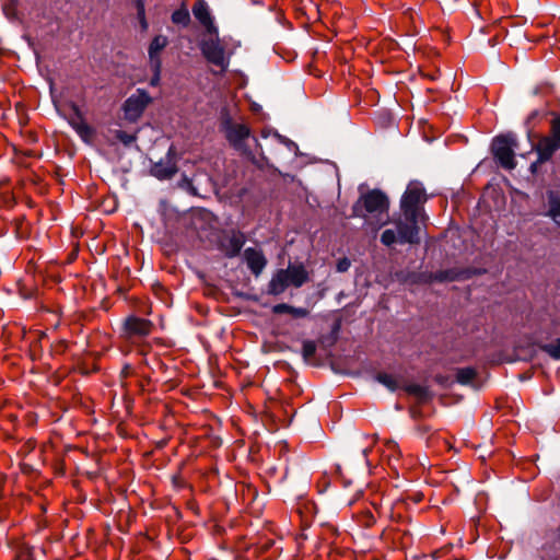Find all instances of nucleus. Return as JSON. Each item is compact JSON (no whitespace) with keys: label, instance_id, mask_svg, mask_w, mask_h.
I'll return each mask as SVG.
<instances>
[{"label":"nucleus","instance_id":"nucleus-20","mask_svg":"<svg viewBox=\"0 0 560 560\" xmlns=\"http://www.w3.org/2000/svg\"><path fill=\"white\" fill-rule=\"evenodd\" d=\"M376 380L389 390H395L398 388L397 378L390 374L381 373L376 376Z\"/></svg>","mask_w":560,"mask_h":560},{"label":"nucleus","instance_id":"nucleus-1","mask_svg":"<svg viewBox=\"0 0 560 560\" xmlns=\"http://www.w3.org/2000/svg\"><path fill=\"white\" fill-rule=\"evenodd\" d=\"M353 215L364 219L365 224L373 231L380 230L389 222V199L380 189L362 194L353 205Z\"/></svg>","mask_w":560,"mask_h":560},{"label":"nucleus","instance_id":"nucleus-7","mask_svg":"<svg viewBox=\"0 0 560 560\" xmlns=\"http://www.w3.org/2000/svg\"><path fill=\"white\" fill-rule=\"evenodd\" d=\"M200 49L208 62L221 68V70H225L228 68L229 58L225 54L224 47L218 38V34L215 37L202 40Z\"/></svg>","mask_w":560,"mask_h":560},{"label":"nucleus","instance_id":"nucleus-15","mask_svg":"<svg viewBox=\"0 0 560 560\" xmlns=\"http://www.w3.org/2000/svg\"><path fill=\"white\" fill-rule=\"evenodd\" d=\"M289 282L291 285L295 288H300L307 281V272L303 266H289L287 269H283Z\"/></svg>","mask_w":560,"mask_h":560},{"label":"nucleus","instance_id":"nucleus-18","mask_svg":"<svg viewBox=\"0 0 560 560\" xmlns=\"http://www.w3.org/2000/svg\"><path fill=\"white\" fill-rule=\"evenodd\" d=\"M71 125L83 140H88L93 136V129L83 120H73Z\"/></svg>","mask_w":560,"mask_h":560},{"label":"nucleus","instance_id":"nucleus-4","mask_svg":"<svg viewBox=\"0 0 560 560\" xmlns=\"http://www.w3.org/2000/svg\"><path fill=\"white\" fill-rule=\"evenodd\" d=\"M517 148L516 138L513 133L501 135L492 141V153L500 165L506 170L516 166L514 150Z\"/></svg>","mask_w":560,"mask_h":560},{"label":"nucleus","instance_id":"nucleus-5","mask_svg":"<svg viewBox=\"0 0 560 560\" xmlns=\"http://www.w3.org/2000/svg\"><path fill=\"white\" fill-rule=\"evenodd\" d=\"M151 102L152 97L149 93L142 89H138L122 105L124 118L129 122L138 121Z\"/></svg>","mask_w":560,"mask_h":560},{"label":"nucleus","instance_id":"nucleus-29","mask_svg":"<svg viewBox=\"0 0 560 560\" xmlns=\"http://www.w3.org/2000/svg\"><path fill=\"white\" fill-rule=\"evenodd\" d=\"M388 448H389V450H392V448H393V450H394V448H396V444H395L394 442H390V443L388 444Z\"/></svg>","mask_w":560,"mask_h":560},{"label":"nucleus","instance_id":"nucleus-6","mask_svg":"<svg viewBox=\"0 0 560 560\" xmlns=\"http://www.w3.org/2000/svg\"><path fill=\"white\" fill-rule=\"evenodd\" d=\"M558 149H560V124L556 118L551 125L550 136L541 138L535 147L538 154L537 163H544L550 160Z\"/></svg>","mask_w":560,"mask_h":560},{"label":"nucleus","instance_id":"nucleus-11","mask_svg":"<svg viewBox=\"0 0 560 560\" xmlns=\"http://www.w3.org/2000/svg\"><path fill=\"white\" fill-rule=\"evenodd\" d=\"M167 44V37L163 35H158L152 39L149 47L150 67H155L156 69L159 67H162L160 54L166 47Z\"/></svg>","mask_w":560,"mask_h":560},{"label":"nucleus","instance_id":"nucleus-21","mask_svg":"<svg viewBox=\"0 0 560 560\" xmlns=\"http://www.w3.org/2000/svg\"><path fill=\"white\" fill-rule=\"evenodd\" d=\"M172 21L175 24L187 25L190 21L189 13L186 9L176 10L172 14Z\"/></svg>","mask_w":560,"mask_h":560},{"label":"nucleus","instance_id":"nucleus-26","mask_svg":"<svg viewBox=\"0 0 560 560\" xmlns=\"http://www.w3.org/2000/svg\"><path fill=\"white\" fill-rule=\"evenodd\" d=\"M161 69H162V67H159L158 69L155 67H151V70L153 71V75L150 80L151 86H158L160 84Z\"/></svg>","mask_w":560,"mask_h":560},{"label":"nucleus","instance_id":"nucleus-24","mask_svg":"<svg viewBox=\"0 0 560 560\" xmlns=\"http://www.w3.org/2000/svg\"><path fill=\"white\" fill-rule=\"evenodd\" d=\"M116 138L122 142L125 145H129L136 141V136L127 133L126 131L118 130L116 132Z\"/></svg>","mask_w":560,"mask_h":560},{"label":"nucleus","instance_id":"nucleus-17","mask_svg":"<svg viewBox=\"0 0 560 560\" xmlns=\"http://www.w3.org/2000/svg\"><path fill=\"white\" fill-rule=\"evenodd\" d=\"M549 210L548 215L553 222L560 225V196L555 192H550L548 197Z\"/></svg>","mask_w":560,"mask_h":560},{"label":"nucleus","instance_id":"nucleus-30","mask_svg":"<svg viewBox=\"0 0 560 560\" xmlns=\"http://www.w3.org/2000/svg\"><path fill=\"white\" fill-rule=\"evenodd\" d=\"M419 389H420V388H419V387H417V386H415V387H411V388H410V390H411V392H418Z\"/></svg>","mask_w":560,"mask_h":560},{"label":"nucleus","instance_id":"nucleus-16","mask_svg":"<svg viewBox=\"0 0 560 560\" xmlns=\"http://www.w3.org/2000/svg\"><path fill=\"white\" fill-rule=\"evenodd\" d=\"M275 314L289 313L294 317L302 318L308 315V311L302 307H294L285 303L277 304L272 307Z\"/></svg>","mask_w":560,"mask_h":560},{"label":"nucleus","instance_id":"nucleus-8","mask_svg":"<svg viewBox=\"0 0 560 560\" xmlns=\"http://www.w3.org/2000/svg\"><path fill=\"white\" fill-rule=\"evenodd\" d=\"M223 129L229 142L237 149L242 147L243 141L247 139L250 133L249 128L246 125L234 124L230 120H226L223 124Z\"/></svg>","mask_w":560,"mask_h":560},{"label":"nucleus","instance_id":"nucleus-23","mask_svg":"<svg viewBox=\"0 0 560 560\" xmlns=\"http://www.w3.org/2000/svg\"><path fill=\"white\" fill-rule=\"evenodd\" d=\"M316 352V343L312 340H306L303 342L302 354L303 358L308 361L311 360Z\"/></svg>","mask_w":560,"mask_h":560},{"label":"nucleus","instance_id":"nucleus-2","mask_svg":"<svg viewBox=\"0 0 560 560\" xmlns=\"http://www.w3.org/2000/svg\"><path fill=\"white\" fill-rule=\"evenodd\" d=\"M427 200L428 195L422 183L410 182L400 199V218L420 228V223H424L427 220L423 209Z\"/></svg>","mask_w":560,"mask_h":560},{"label":"nucleus","instance_id":"nucleus-31","mask_svg":"<svg viewBox=\"0 0 560 560\" xmlns=\"http://www.w3.org/2000/svg\"><path fill=\"white\" fill-rule=\"evenodd\" d=\"M530 168H532V172H535L536 163L532 164Z\"/></svg>","mask_w":560,"mask_h":560},{"label":"nucleus","instance_id":"nucleus-27","mask_svg":"<svg viewBox=\"0 0 560 560\" xmlns=\"http://www.w3.org/2000/svg\"><path fill=\"white\" fill-rule=\"evenodd\" d=\"M138 16L140 19L142 27L145 30L148 27L147 21L144 18V5L141 1L138 2Z\"/></svg>","mask_w":560,"mask_h":560},{"label":"nucleus","instance_id":"nucleus-25","mask_svg":"<svg viewBox=\"0 0 560 560\" xmlns=\"http://www.w3.org/2000/svg\"><path fill=\"white\" fill-rule=\"evenodd\" d=\"M545 349L553 359H560V339L555 343L546 346Z\"/></svg>","mask_w":560,"mask_h":560},{"label":"nucleus","instance_id":"nucleus-19","mask_svg":"<svg viewBox=\"0 0 560 560\" xmlns=\"http://www.w3.org/2000/svg\"><path fill=\"white\" fill-rule=\"evenodd\" d=\"M243 238L242 236L240 235H233L231 238H230V247L226 249V255L229 257H233V256H236L242 246H243Z\"/></svg>","mask_w":560,"mask_h":560},{"label":"nucleus","instance_id":"nucleus-12","mask_svg":"<svg viewBox=\"0 0 560 560\" xmlns=\"http://www.w3.org/2000/svg\"><path fill=\"white\" fill-rule=\"evenodd\" d=\"M176 172V164L171 158H166L165 161L155 163L151 168L152 175L159 179L171 178L172 176L175 175Z\"/></svg>","mask_w":560,"mask_h":560},{"label":"nucleus","instance_id":"nucleus-14","mask_svg":"<svg viewBox=\"0 0 560 560\" xmlns=\"http://www.w3.org/2000/svg\"><path fill=\"white\" fill-rule=\"evenodd\" d=\"M291 285L289 279L283 269L279 270L270 280L268 285V293L272 295H279Z\"/></svg>","mask_w":560,"mask_h":560},{"label":"nucleus","instance_id":"nucleus-3","mask_svg":"<svg viewBox=\"0 0 560 560\" xmlns=\"http://www.w3.org/2000/svg\"><path fill=\"white\" fill-rule=\"evenodd\" d=\"M394 223L396 225V231L392 229L385 230L381 235L382 244H384L385 246H392L395 243H419V226L408 223L400 217L397 220H394Z\"/></svg>","mask_w":560,"mask_h":560},{"label":"nucleus","instance_id":"nucleus-32","mask_svg":"<svg viewBox=\"0 0 560 560\" xmlns=\"http://www.w3.org/2000/svg\"><path fill=\"white\" fill-rule=\"evenodd\" d=\"M557 119H558V121H559V124H560V117H558Z\"/></svg>","mask_w":560,"mask_h":560},{"label":"nucleus","instance_id":"nucleus-13","mask_svg":"<svg viewBox=\"0 0 560 560\" xmlns=\"http://www.w3.org/2000/svg\"><path fill=\"white\" fill-rule=\"evenodd\" d=\"M129 334L138 336H147L151 332L152 324L143 318L129 317L125 323Z\"/></svg>","mask_w":560,"mask_h":560},{"label":"nucleus","instance_id":"nucleus-28","mask_svg":"<svg viewBox=\"0 0 560 560\" xmlns=\"http://www.w3.org/2000/svg\"><path fill=\"white\" fill-rule=\"evenodd\" d=\"M350 265H351V262L348 258H342L337 264V270L339 272H345L350 268Z\"/></svg>","mask_w":560,"mask_h":560},{"label":"nucleus","instance_id":"nucleus-9","mask_svg":"<svg viewBox=\"0 0 560 560\" xmlns=\"http://www.w3.org/2000/svg\"><path fill=\"white\" fill-rule=\"evenodd\" d=\"M192 14L200 22V24L206 27L210 35H217L218 28L214 25L209 8L203 0H198L194 4Z\"/></svg>","mask_w":560,"mask_h":560},{"label":"nucleus","instance_id":"nucleus-10","mask_svg":"<svg viewBox=\"0 0 560 560\" xmlns=\"http://www.w3.org/2000/svg\"><path fill=\"white\" fill-rule=\"evenodd\" d=\"M246 264L255 276H259L265 269L267 260L264 254L255 248H247L244 252Z\"/></svg>","mask_w":560,"mask_h":560},{"label":"nucleus","instance_id":"nucleus-22","mask_svg":"<svg viewBox=\"0 0 560 560\" xmlns=\"http://www.w3.org/2000/svg\"><path fill=\"white\" fill-rule=\"evenodd\" d=\"M475 371L470 368L460 369L457 371L456 378L460 384H468L475 378Z\"/></svg>","mask_w":560,"mask_h":560}]
</instances>
